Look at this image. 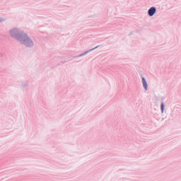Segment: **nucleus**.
Wrapping results in <instances>:
<instances>
[{
	"label": "nucleus",
	"mask_w": 181,
	"mask_h": 181,
	"mask_svg": "<svg viewBox=\"0 0 181 181\" xmlns=\"http://www.w3.org/2000/svg\"><path fill=\"white\" fill-rule=\"evenodd\" d=\"M20 42L23 43V45H25L28 47H30L33 46V41L29 38L28 35L25 34L24 35H21L19 38Z\"/></svg>",
	"instance_id": "1"
},
{
	"label": "nucleus",
	"mask_w": 181,
	"mask_h": 181,
	"mask_svg": "<svg viewBox=\"0 0 181 181\" xmlns=\"http://www.w3.org/2000/svg\"><path fill=\"white\" fill-rule=\"evenodd\" d=\"M156 13V8L155 7H151L148 12L149 16H153V15H155Z\"/></svg>",
	"instance_id": "2"
},
{
	"label": "nucleus",
	"mask_w": 181,
	"mask_h": 181,
	"mask_svg": "<svg viewBox=\"0 0 181 181\" xmlns=\"http://www.w3.org/2000/svg\"><path fill=\"white\" fill-rule=\"evenodd\" d=\"M142 82H143V85L144 88H146V90H148V83H146V81L145 80V78H142Z\"/></svg>",
	"instance_id": "3"
},
{
	"label": "nucleus",
	"mask_w": 181,
	"mask_h": 181,
	"mask_svg": "<svg viewBox=\"0 0 181 181\" xmlns=\"http://www.w3.org/2000/svg\"><path fill=\"white\" fill-rule=\"evenodd\" d=\"M16 32H18V30L16 29H13L10 31V33L12 36H13L16 33Z\"/></svg>",
	"instance_id": "4"
},
{
	"label": "nucleus",
	"mask_w": 181,
	"mask_h": 181,
	"mask_svg": "<svg viewBox=\"0 0 181 181\" xmlns=\"http://www.w3.org/2000/svg\"><path fill=\"white\" fill-rule=\"evenodd\" d=\"M165 108V105H163V103L161 104V111L162 112H163V110Z\"/></svg>",
	"instance_id": "5"
},
{
	"label": "nucleus",
	"mask_w": 181,
	"mask_h": 181,
	"mask_svg": "<svg viewBox=\"0 0 181 181\" xmlns=\"http://www.w3.org/2000/svg\"><path fill=\"white\" fill-rule=\"evenodd\" d=\"M4 21V19L0 18V22H2Z\"/></svg>",
	"instance_id": "6"
}]
</instances>
